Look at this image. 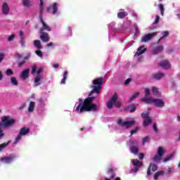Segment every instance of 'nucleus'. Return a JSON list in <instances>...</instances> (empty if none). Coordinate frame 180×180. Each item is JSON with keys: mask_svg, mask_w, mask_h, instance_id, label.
<instances>
[{"mask_svg": "<svg viewBox=\"0 0 180 180\" xmlns=\"http://www.w3.org/2000/svg\"><path fill=\"white\" fill-rule=\"evenodd\" d=\"M95 97H89L86 98L84 101L82 98H79V103L76 107V112L79 113H82V112H98V105L92 103L94 102Z\"/></svg>", "mask_w": 180, "mask_h": 180, "instance_id": "nucleus-1", "label": "nucleus"}, {"mask_svg": "<svg viewBox=\"0 0 180 180\" xmlns=\"http://www.w3.org/2000/svg\"><path fill=\"white\" fill-rule=\"evenodd\" d=\"M16 123V120L11 118V116L6 115L1 117V122H0V140L5 137V133L2 129H9Z\"/></svg>", "mask_w": 180, "mask_h": 180, "instance_id": "nucleus-2", "label": "nucleus"}, {"mask_svg": "<svg viewBox=\"0 0 180 180\" xmlns=\"http://www.w3.org/2000/svg\"><path fill=\"white\" fill-rule=\"evenodd\" d=\"M102 82H103V78H98L93 80V89L89 94L90 96H92V94H94V92L96 93V95L101 92V88H102Z\"/></svg>", "mask_w": 180, "mask_h": 180, "instance_id": "nucleus-3", "label": "nucleus"}, {"mask_svg": "<svg viewBox=\"0 0 180 180\" xmlns=\"http://www.w3.org/2000/svg\"><path fill=\"white\" fill-rule=\"evenodd\" d=\"M117 98H119V96L115 93L112 96L111 99L107 102V108L108 109H112V108H113V105L116 108H120V101H117Z\"/></svg>", "mask_w": 180, "mask_h": 180, "instance_id": "nucleus-4", "label": "nucleus"}, {"mask_svg": "<svg viewBox=\"0 0 180 180\" xmlns=\"http://www.w3.org/2000/svg\"><path fill=\"white\" fill-rule=\"evenodd\" d=\"M136 121L134 120H131V121H123L122 119H119L117 120V124L119 126H121L123 129H129L131 127V126H134L135 124Z\"/></svg>", "mask_w": 180, "mask_h": 180, "instance_id": "nucleus-5", "label": "nucleus"}, {"mask_svg": "<svg viewBox=\"0 0 180 180\" xmlns=\"http://www.w3.org/2000/svg\"><path fill=\"white\" fill-rule=\"evenodd\" d=\"M132 165H134V168L131 169L130 173L137 174V172H139V169L141 168V166L143 165V162H140L139 160H133Z\"/></svg>", "mask_w": 180, "mask_h": 180, "instance_id": "nucleus-6", "label": "nucleus"}, {"mask_svg": "<svg viewBox=\"0 0 180 180\" xmlns=\"http://www.w3.org/2000/svg\"><path fill=\"white\" fill-rule=\"evenodd\" d=\"M165 154V150L162 147L158 148L157 154L153 157V161L155 162H160L162 160V155Z\"/></svg>", "mask_w": 180, "mask_h": 180, "instance_id": "nucleus-7", "label": "nucleus"}, {"mask_svg": "<svg viewBox=\"0 0 180 180\" xmlns=\"http://www.w3.org/2000/svg\"><path fill=\"white\" fill-rule=\"evenodd\" d=\"M151 101L150 103H153L156 108H164V105H165L164 101L161 98H152Z\"/></svg>", "mask_w": 180, "mask_h": 180, "instance_id": "nucleus-8", "label": "nucleus"}, {"mask_svg": "<svg viewBox=\"0 0 180 180\" xmlns=\"http://www.w3.org/2000/svg\"><path fill=\"white\" fill-rule=\"evenodd\" d=\"M150 116V112H143L141 115V117L144 119L143 120V125L144 126H148L151 123V119L148 117Z\"/></svg>", "mask_w": 180, "mask_h": 180, "instance_id": "nucleus-9", "label": "nucleus"}, {"mask_svg": "<svg viewBox=\"0 0 180 180\" xmlns=\"http://www.w3.org/2000/svg\"><path fill=\"white\" fill-rule=\"evenodd\" d=\"M150 89H145V97L144 98H142L141 99V102H145L146 103H151V100L153 98L148 97L150 96Z\"/></svg>", "mask_w": 180, "mask_h": 180, "instance_id": "nucleus-10", "label": "nucleus"}, {"mask_svg": "<svg viewBox=\"0 0 180 180\" xmlns=\"http://www.w3.org/2000/svg\"><path fill=\"white\" fill-rule=\"evenodd\" d=\"M15 158H16L15 155H10L7 157H3L0 160L1 162H4L5 164H11V162H13V161L15 160Z\"/></svg>", "mask_w": 180, "mask_h": 180, "instance_id": "nucleus-11", "label": "nucleus"}, {"mask_svg": "<svg viewBox=\"0 0 180 180\" xmlns=\"http://www.w3.org/2000/svg\"><path fill=\"white\" fill-rule=\"evenodd\" d=\"M40 39L44 43H47V41H50V37H49V34L43 32V30H40Z\"/></svg>", "mask_w": 180, "mask_h": 180, "instance_id": "nucleus-12", "label": "nucleus"}, {"mask_svg": "<svg viewBox=\"0 0 180 180\" xmlns=\"http://www.w3.org/2000/svg\"><path fill=\"white\" fill-rule=\"evenodd\" d=\"M156 34H157V32L148 34L141 38V41H143V43H146V41H150V40H151V39H153L154 36H156Z\"/></svg>", "mask_w": 180, "mask_h": 180, "instance_id": "nucleus-13", "label": "nucleus"}, {"mask_svg": "<svg viewBox=\"0 0 180 180\" xmlns=\"http://www.w3.org/2000/svg\"><path fill=\"white\" fill-rule=\"evenodd\" d=\"M131 146L130 148L131 153H132V154L137 155L139 153V146H137V143L131 142Z\"/></svg>", "mask_w": 180, "mask_h": 180, "instance_id": "nucleus-14", "label": "nucleus"}, {"mask_svg": "<svg viewBox=\"0 0 180 180\" xmlns=\"http://www.w3.org/2000/svg\"><path fill=\"white\" fill-rule=\"evenodd\" d=\"M159 65L162 67V68H164L165 70H169L171 68V63L168 60H162Z\"/></svg>", "mask_w": 180, "mask_h": 180, "instance_id": "nucleus-15", "label": "nucleus"}, {"mask_svg": "<svg viewBox=\"0 0 180 180\" xmlns=\"http://www.w3.org/2000/svg\"><path fill=\"white\" fill-rule=\"evenodd\" d=\"M3 15H9V5L8 3H4L1 8Z\"/></svg>", "mask_w": 180, "mask_h": 180, "instance_id": "nucleus-16", "label": "nucleus"}, {"mask_svg": "<svg viewBox=\"0 0 180 180\" xmlns=\"http://www.w3.org/2000/svg\"><path fill=\"white\" fill-rule=\"evenodd\" d=\"M50 9H53V15H57L58 13L57 12L58 9V4L57 3H54L52 6L48 8V12H50Z\"/></svg>", "mask_w": 180, "mask_h": 180, "instance_id": "nucleus-17", "label": "nucleus"}, {"mask_svg": "<svg viewBox=\"0 0 180 180\" xmlns=\"http://www.w3.org/2000/svg\"><path fill=\"white\" fill-rule=\"evenodd\" d=\"M38 74V75H40L39 74H41L43 72V68H39L37 69V67L36 65L32 66V70H31V74L34 75V74Z\"/></svg>", "mask_w": 180, "mask_h": 180, "instance_id": "nucleus-18", "label": "nucleus"}, {"mask_svg": "<svg viewBox=\"0 0 180 180\" xmlns=\"http://www.w3.org/2000/svg\"><path fill=\"white\" fill-rule=\"evenodd\" d=\"M157 168L158 167L156 165L150 164L147 171V176H148L151 175V169L153 172H155V171L157 170Z\"/></svg>", "mask_w": 180, "mask_h": 180, "instance_id": "nucleus-19", "label": "nucleus"}, {"mask_svg": "<svg viewBox=\"0 0 180 180\" xmlns=\"http://www.w3.org/2000/svg\"><path fill=\"white\" fill-rule=\"evenodd\" d=\"M146 48L144 46H141L138 49L137 52L135 53L134 57H140L141 54H143V53H146Z\"/></svg>", "mask_w": 180, "mask_h": 180, "instance_id": "nucleus-20", "label": "nucleus"}, {"mask_svg": "<svg viewBox=\"0 0 180 180\" xmlns=\"http://www.w3.org/2000/svg\"><path fill=\"white\" fill-rule=\"evenodd\" d=\"M41 79H43V76H41V75H37L34 79V86H39V85L41 84L40 83V81H41Z\"/></svg>", "mask_w": 180, "mask_h": 180, "instance_id": "nucleus-21", "label": "nucleus"}, {"mask_svg": "<svg viewBox=\"0 0 180 180\" xmlns=\"http://www.w3.org/2000/svg\"><path fill=\"white\" fill-rule=\"evenodd\" d=\"M41 22L42 23V28L41 29V30H42V32L43 30H47V32H51V28L49 25H47L46 22L43 21L42 18H41Z\"/></svg>", "mask_w": 180, "mask_h": 180, "instance_id": "nucleus-22", "label": "nucleus"}, {"mask_svg": "<svg viewBox=\"0 0 180 180\" xmlns=\"http://www.w3.org/2000/svg\"><path fill=\"white\" fill-rule=\"evenodd\" d=\"M29 72H30V69H26L21 73L22 79H26L29 77Z\"/></svg>", "mask_w": 180, "mask_h": 180, "instance_id": "nucleus-23", "label": "nucleus"}, {"mask_svg": "<svg viewBox=\"0 0 180 180\" xmlns=\"http://www.w3.org/2000/svg\"><path fill=\"white\" fill-rule=\"evenodd\" d=\"M36 106V103L34 101H30L28 107V112L32 113L34 112V107Z\"/></svg>", "mask_w": 180, "mask_h": 180, "instance_id": "nucleus-24", "label": "nucleus"}, {"mask_svg": "<svg viewBox=\"0 0 180 180\" xmlns=\"http://www.w3.org/2000/svg\"><path fill=\"white\" fill-rule=\"evenodd\" d=\"M162 50H164V46H158L153 49V54H159V53H162Z\"/></svg>", "mask_w": 180, "mask_h": 180, "instance_id": "nucleus-25", "label": "nucleus"}, {"mask_svg": "<svg viewBox=\"0 0 180 180\" xmlns=\"http://www.w3.org/2000/svg\"><path fill=\"white\" fill-rule=\"evenodd\" d=\"M29 131H30L29 128L22 127L20 129L19 134L21 135L22 136H26V134H27Z\"/></svg>", "mask_w": 180, "mask_h": 180, "instance_id": "nucleus-26", "label": "nucleus"}, {"mask_svg": "<svg viewBox=\"0 0 180 180\" xmlns=\"http://www.w3.org/2000/svg\"><path fill=\"white\" fill-rule=\"evenodd\" d=\"M34 46L38 50H41V49H43V46H41V42L40 41V40H34Z\"/></svg>", "mask_w": 180, "mask_h": 180, "instance_id": "nucleus-27", "label": "nucleus"}, {"mask_svg": "<svg viewBox=\"0 0 180 180\" xmlns=\"http://www.w3.org/2000/svg\"><path fill=\"white\" fill-rule=\"evenodd\" d=\"M162 37L159 39L158 42L161 41L162 39H165V37H168L169 36V32L168 31H163L161 32Z\"/></svg>", "mask_w": 180, "mask_h": 180, "instance_id": "nucleus-28", "label": "nucleus"}, {"mask_svg": "<svg viewBox=\"0 0 180 180\" xmlns=\"http://www.w3.org/2000/svg\"><path fill=\"white\" fill-rule=\"evenodd\" d=\"M11 84H12L14 86H18V85H19V82L15 77H11Z\"/></svg>", "mask_w": 180, "mask_h": 180, "instance_id": "nucleus-29", "label": "nucleus"}, {"mask_svg": "<svg viewBox=\"0 0 180 180\" xmlns=\"http://www.w3.org/2000/svg\"><path fill=\"white\" fill-rule=\"evenodd\" d=\"M164 174H165V172L164 171L157 172L154 175L153 179L158 180V176H161L164 175Z\"/></svg>", "mask_w": 180, "mask_h": 180, "instance_id": "nucleus-30", "label": "nucleus"}, {"mask_svg": "<svg viewBox=\"0 0 180 180\" xmlns=\"http://www.w3.org/2000/svg\"><path fill=\"white\" fill-rule=\"evenodd\" d=\"M165 75H164V73H162V72H159L156 75H153V78L155 79H161V78H164Z\"/></svg>", "mask_w": 180, "mask_h": 180, "instance_id": "nucleus-31", "label": "nucleus"}, {"mask_svg": "<svg viewBox=\"0 0 180 180\" xmlns=\"http://www.w3.org/2000/svg\"><path fill=\"white\" fill-rule=\"evenodd\" d=\"M127 15V12L121 11L117 13V18L119 19H124V18H126Z\"/></svg>", "mask_w": 180, "mask_h": 180, "instance_id": "nucleus-32", "label": "nucleus"}, {"mask_svg": "<svg viewBox=\"0 0 180 180\" xmlns=\"http://www.w3.org/2000/svg\"><path fill=\"white\" fill-rule=\"evenodd\" d=\"M152 92L156 96H160L161 94H160V91L158 90V88L155 86L152 87Z\"/></svg>", "mask_w": 180, "mask_h": 180, "instance_id": "nucleus-33", "label": "nucleus"}, {"mask_svg": "<svg viewBox=\"0 0 180 180\" xmlns=\"http://www.w3.org/2000/svg\"><path fill=\"white\" fill-rule=\"evenodd\" d=\"M67 77H68V72L65 70L63 72V78L61 80V84H65V81H67Z\"/></svg>", "mask_w": 180, "mask_h": 180, "instance_id": "nucleus-34", "label": "nucleus"}, {"mask_svg": "<svg viewBox=\"0 0 180 180\" xmlns=\"http://www.w3.org/2000/svg\"><path fill=\"white\" fill-rule=\"evenodd\" d=\"M22 5L25 6V8H30V6H32V4L29 0H22Z\"/></svg>", "mask_w": 180, "mask_h": 180, "instance_id": "nucleus-35", "label": "nucleus"}, {"mask_svg": "<svg viewBox=\"0 0 180 180\" xmlns=\"http://www.w3.org/2000/svg\"><path fill=\"white\" fill-rule=\"evenodd\" d=\"M139 96H140V92H136L135 93L134 95H132V96L129 98V102H133V101H134V99H136V98H139Z\"/></svg>", "mask_w": 180, "mask_h": 180, "instance_id": "nucleus-36", "label": "nucleus"}, {"mask_svg": "<svg viewBox=\"0 0 180 180\" xmlns=\"http://www.w3.org/2000/svg\"><path fill=\"white\" fill-rule=\"evenodd\" d=\"M115 22H111L109 24L108 27L112 30V32H120L119 30L115 28Z\"/></svg>", "mask_w": 180, "mask_h": 180, "instance_id": "nucleus-37", "label": "nucleus"}, {"mask_svg": "<svg viewBox=\"0 0 180 180\" xmlns=\"http://www.w3.org/2000/svg\"><path fill=\"white\" fill-rule=\"evenodd\" d=\"M20 140H22V135L19 134L15 137V141H14V144H18V143H19V141H20Z\"/></svg>", "mask_w": 180, "mask_h": 180, "instance_id": "nucleus-38", "label": "nucleus"}, {"mask_svg": "<svg viewBox=\"0 0 180 180\" xmlns=\"http://www.w3.org/2000/svg\"><path fill=\"white\" fill-rule=\"evenodd\" d=\"M20 43L21 47H26V40L25 39V38H20Z\"/></svg>", "mask_w": 180, "mask_h": 180, "instance_id": "nucleus-39", "label": "nucleus"}, {"mask_svg": "<svg viewBox=\"0 0 180 180\" xmlns=\"http://www.w3.org/2000/svg\"><path fill=\"white\" fill-rule=\"evenodd\" d=\"M9 143H11V141H8V143H4L3 144L0 145V151H2V150L4 148H5V147H8V146L9 145Z\"/></svg>", "mask_w": 180, "mask_h": 180, "instance_id": "nucleus-40", "label": "nucleus"}, {"mask_svg": "<svg viewBox=\"0 0 180 180\" xmlns=\"http://www.w3.org/2000/svg\"><path fill=\"white\" fill-rule=\"evenodd\" d=\"M158 8L160 11V13H161L162 16H164V5H162V4H160L158 5Z\"/></svg>", "mask_w": 180, "mask_h": 180, "instance_id": "nucleus-41", "label": "nucleus"}, {"mask_svg": "<svg viewBox=\"0 0 180 180\" xmlns=\"http://www.w3.org/2000/svg\"><path fill=\"white\" fill-rule=\"evenodd\" d=\"M6 75H8V77H11V76L13 75V71H12L11 69H8L6 71Z\"/></svg>", "mask_w": 180, "mask_h": 180, "instance_id": "nucleus-42", "label": "nucleus"}, {"mask_svg": "<svg viewBox=\"0 0 180 180\" xmlns=\"http://www.w3.org/2000/svg\"><path fill=\"white\" fill-rule=\"evenodd\" d=\"M39 1H40V5H39L40 12L41 13H43V6H44V2L43 1V0H39Z\"/></svg>", "mask_w": 180, "mask_h": 180, "instance_id": "nucleus-43", "label": "nucleus"}, {"mask_svg": "<svg viewBox=\"0 0 180 180\" xmlns=\"http://www.w3.org/2000/svg\"><path fill=\"white\" fill-rule=\"evenodd\" d=\"M149 141H150V137L146 136V137H145V138L143 139V140H142V143H143V145H145L146 143H148Z\"/></svg>", "mask_w": 180, "mask_h": 180, "instance_id": "nucleus-44", "label": "nucleus"}, {"mask_svg": "<svg viewBox=\"0 0 180 180\" xmlns=\"http://www.w3.org/2000/svg\"><path fill=\"white\" fill-rule=\"evenodd\" d=\"M170 160H172V155H169V156L166 157L164 159L163 162H168V161H169Z\"/></svg>", "mask_w": 180, "mask_h": 180, "instance_id": "nucleus-45", "label": "nucleus"}, {"mask_svg": "<svg viewBox=\"0 0 180 180\" xmlns=\"http://www.w3.org/2000/svg\"><path fill=\"white\" fill-rule=\"evenodd\" d=\"M166 174L167 175H171V174H174V168L169 167Z\"/></svg>", "mask_w": 180, "mask_h": 180, "instance_id": "nucleus-46", "label": "nucleus"}, {"mask_svg": "<svg viewBox=\"0 0 180 180\" xmlns=\"http://www.w3.org/2000/svg\"><path fill=\"white\" fill-rule=\"evenodd\" d=\"M35 54H37V56H38V57H43V53L41 52V51H40V49H38L35 51Z\"/></svg>", "mask_w": 180, "mask_h": 180, "instance_id": "nucleus-47", "label": "nucleus"}, {"mask_svg": "<svg viewBox=\"0 0 180 180\" xmlns=\"http://www.w3.org/2000/svg\"><path fill=\"white\" fill-rule=\"evenodd\" d=\"M15 39V34H11L8 38V41H13Z\"/></svg>", "mask_w": 180, "mask_h": 180, "instance_id": "nucleus-48", "label": "nucleus"}, {"mask_svg": "<svg viewBox=\"0 0 180 180\" xmlns=\"http://www.w3.org/2000/svg\"><path fill=\"white\" fill-rule=\"evenodd\" d=\"M139 131V127H136L134 130L131 131V136L136 134Z\"/></svg>", "mask_w": 180, "mask_h": 180, "instance_id": "nucleus-49", "label": "nucleus"}, {"mask_svg": "<svg viewBox=\"0 0 180 180\" xmlns=\"http://www.w3.org/2000/svg\"><path fill=\"white\" fill-rule=\"evenodd\" d=\"M30 57H32V53H27V55L25 56V57L24 58H25V60H29Z\"/></svg>", "mask_w": 180, "mask_h": 180, "instance_id": "nucleus-50", "label": "nucleus"}, {"mask_svg": "<svg viewBox=\"0 0 180 180\" xmlns=\"http://www.w3.org/2000/svg\"><path fill=\"white\" fill-rule=\"evenodd\" d=\"M158 22H160V16L156 15L154 23H158Z\"/></svg>", "mask_w": 180, "mask_h": 180, "instance_id": "nucleus-51", "label": "nucleus"}, {"mask_svg": "<svg viewBox=\"0 0 180 180\" xmlns=\"http://www.w3.org/2000/svg\"><path fill=\"white\" fill-rule=\"evenodd\" d=\"M130 112H134L136 110V106L135 105H131L129 108Z\"/></svg>", "mask_w": 180, "mask_h": 180, "instance_id": "nucleus-52", "label": "nucleus"}, {"mask_svg": "<svg viewBox=\"0 0 180 180\" xmlns=\"http://www.w3.org/2000/svg\"><path fill=\"white\" fill-rule=\"evenodd\" d=\"M113 178H115V174L112 173L110 179L105 178V180H110V179H113Z\"/></svg>", "mask_w": 180, "mask_h": 180, "instance_id": "nucleus-53", "label": "nucleus"}, {"mask_svg": "<svg viewBox=\"0 0 180 180\" xmlns=\"http://www.w3.org/2000/svg\"><path fill=\"white\" fill-rule=\"evenodd\" d=\"M131 81V79H127L125 82H124V85H129V84H130V82Z\"/></svg>", "mask_w": 180, "mask_h": 180, "instance_id": "nucleus-54", "label": "nucleus"}, {"mask_svg": "<svg viewBox=\"0 0 180 180\" xmlns=\"http://www.w3.org/2000/svg\"><path fill=\"white\" fill-rule=\"evenodd\" d=\"M19 36H20V39H24L25 38L23 37V32H22V31H20Z\"/></svg>", "mask_w": 180, "mask_h": 180, "instance_id": "nucleus-55", "label": "nucleus"}, {"mask_svg": "<svg viewBox=\"0 0 180 180\" xmlns=\"http://www.w3.org/2000/svg\"><path fill=\"white\" fill-rule=\"evenodd\" d=\"M46 46L47 47H53L54 46V44L53 42H50Z\"/></svg>", "mask_w": 180, "mask_h": 180, "instance_id": "nucleus-56", "label": "nucleus"}, {"mask_svg": "<svg viewBox=\"0 0 180 180\" xmlns=\"http://www.w3.org/2000/svg\"><path fill=\"white\" fill-rule=\"evenodd\" d=\"M139 160H143V158H144V154H143V153H141V154H139Z\"/></svg>", "mask_w": 180, "mask_h": 180, "instance_id": "nucleus-57", "label": "nucleus"}, {"mask_svg": "<svg viewBox=\"0 0 180 180\" xmlns=\"http://www.w3.org/2000/svg\"><path fill=\"white\" fill-rule=\"evenodd\" d=\"M5 57V55H4V54H0V63H1V61H2V60H4V58Z\"/></svg>", "mask_w": 180, "mask_h": 180, "instance_id": "nucleus-58", "label": "nucleus"}, {"mask_svg": "<svg viewBox=\"0 0 180 180\" xmlns=\"http://www.w3.org/2000/svg\"><path fill=\"white\" fill-rule=\"evenodd\" d=\"M153 130H154V131H155V133H157V124H153Z\"/></svg>", "mask_w": 180, "mask_h": 180, "instance_id": "nucleus-59", "label": "nucleus"}, {"mask_svg": "<svg viewBox=\"0 0 180 180\" xmlns=\"http://www.w3.org/2000/svg\"><path fill=\"white\" fill-rule=\"evenodd\" d=\"M4 75H2V72L0 70V81H2Z\"/></svg>", "mask_w": 180, "mask_h": 180, "instance_id": "nucleus-60", "label": "nucleus"}, {"mask_svg": "<svg viewBox=\"0 0 180 180\" xmlns=\"http://www.w3.org/2000/svg\"><path fill=\"white\" fill-rule=\"evenodd\" d=\"M68 32H69V35L71 36V27H68Z\"/></svg>", "mask_w": 180, "mask_h": 180, "instance_id": "nucleus-61", "label": "nucleus"}, {"mask_svg": "<svg viewBox=\"0 0 180 180\" xmlns=\"http://www.w3.org/2000/svg\"><path fill=\"white\" fill-rule=\"evenodd\" d=\"M15 56H16V57H17L18 58H20V54L17 53V54H15Z\"/></svg>", "mask_w": 180, "mask_h": 180, "instance_id": "nucleus-62", "label": "nucleus"}, {"mask_svg": "<svg viewBox=\"0 0 180 180\" xmlns=\"http://www.w3.org/2000/svg\"><path fill=\"white\" fill-rule=\"evenodd\" d=\"M58 67V64L53 65V68H57Z\"/></svg>", "mask_w": 180, "mask_h": 180, "instance_id": "nucleus-63", "label": "nucleus"}, {"mask_svg": "<svg viewBox=\"0 0 180 180\" xmlns=\"http://www.w3.org/2000/svg\"><path fill=\"white\" fill-rule=\"evenodd\" d=\"M177 120H178V122H180V116L179 115H178V117H177Z\"/></svg>", "mask_w": 180, "mask_h": 180, "instance_id": "nucleus-64", "label": "nucleus"}]
</instances>
